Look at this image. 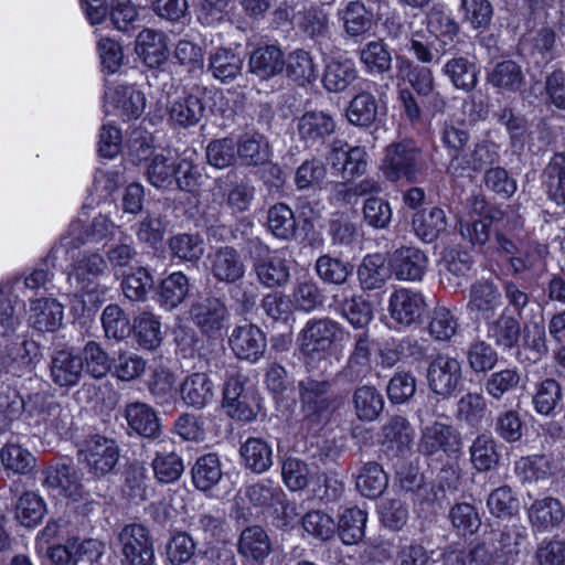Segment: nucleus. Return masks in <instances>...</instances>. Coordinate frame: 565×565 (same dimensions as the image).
<instances>
[{
	"mask_svg": "<svg viewBox=\"0 0 565 565\" xmlns=\"http://www.w3.org/2000/svg\"><path fill=\"white\" fill-rule=\"evenodd\" d=\"M457 535L466 537L476 534L481 526V518L477 508L468 502L454 504L448 513Z\"/></svg>",
	"mask_w": 565,
	"mask_h": 565,
	"instance_id": "47",
	"label": "nucleus"
},
{
	"mask_svg": "<svg viewBox=\"0 0 565 565\" xmlns=\"http://www.w3.org/2000/svg\"><path fill=\"white\" fill-rule=\"evenodd\" d=\"M202 98L192 93H184L173 99L169 107L170 120L181 127L196 125L204 116Z\"/></svg>",
	"mask_w": 565,
	"mask_h": 565,
	"instance_id": "26",
	"label": "nucleus"
},
{
	"mask_svg": "<svg viewBox=\"0 0 565 565\" xmlns=\"http://www.w3.org/2000/svg\"><path fill=\"white\" fill-rule=\"evenodd\" d=\"M181 396L185 404L202 408L214 397L213 383L207 374L193 373L182 383Z\"/></svg>",
	"mask_w": 565,
	"mask_h": 565,
	"instance_id": "39",
	"label": "nucleus"
},
{
	"mask_svg": "<svg viewBox=\"0 0 565 565\" xmlns=\"http://www.w3.org/2000/svg\"><path fill=\"white\" fill-rule=\"evenodd\" d=\"M237 553L249 565H263L271 553V541L259 525L244 529L237 539Z\"/></svg>",
	"mask_w": 565,
	"mask_h": 565,
	"instance_id": "15",
	"label": "nucleus"
},
{
	"mask_svg": "<svg viewBox=\"0 0 565 565\" xmlns=\"http://www.w3.org/2000/svg\"><path fill=\"white\" fill-rule=\"evenodd\" d=\"M344 32L350 38L364 36L373 25V14L361 1H351L339 11Z\"/></svg>",
	"mask_w": 565,
	"mask_h": 565,
	"instance_id": "37",
	"label": "nucleus"
},
{
	"mask_svg": "<svg viewBox=\"0 0 565 565\" xmlns=\"http://www.w3.org/2000/svg\"><path fill=\"white\" fill-rule=\"evenodd\" d=\"M136 53L149 67H158L166 62L168 45L161 32L145 29L136 39Z\"/></svg>",
	"mask_w": 565,
	"mask_h": 565,
	"instance_id": "23",
	"label": "nucleus"
},
{
	"mask_svg": "<svg viewBox=\"0 0 565 565\" xmlns=\"http://www.w3.org/2000/svg\"><path fill=\"white\" fill-rule=\"evenodd\" d=\"M383 446L393 456H404L414 444V429L403 416H394L383 426Z\"/></svg>",
	"mask_w": 565,
	"mask_h": 565,
	"instance_id": "18",
	"label": "nucleus"
},
{
	"mask_svg": "<svg viewBox=\"0 0 565 565\" xmlns=\"http://www.w3.org/2000/svg\"><path fill=\"white\" fill-rule=\"evenodd\" d=\"M424 164L422 149L413 140H403L386 147L380 169L390 181H413Z\"/></svg>",
	"mask_w": 565,
	"mask_h": 565,
	"instance_id": "2",
	"label": "nucleus"
},
{
	"mask_svg": "<svg viewBox=\"0 0 565 565\" xmlns=\"http://www.w3.org/2000/svg\"><path fill=\"white\" fill-rule=\"evenodd\" d=\"M83 371V359L70 351H58L52 359L51 377L61 387L76 385Z\"/></svg>",
	"mask_w": 565,
	"mask_h": 565,
	"instance_id": "24",
	"label": "nucleus"
},
{
	"mask_svg": "<svg viewBox=\"0 0 565 565\" xmlns=\"http://www.w3.org/2000/svg\"><path fill=\"white\" fill-rule=\"evenodd\" d=\"M415 235L425 243H431L447 228V216L440 207L423 209L413 216Z\"/></svg>",
	"mask_w": 565,
	"mask_h": 565,
	"instance_id": "25",
	"label": "nucleus"
},
{
	"mask_svg": "<svg viewBox=\"0 0 565 565\" xmlns=\"http://www.w3.org/2000/svg\"><path fill=\"white\" fill-rule=\"evenodd\" d=\"M388 478L382 466L374 461L365 462L355 476L358 491L366 498L376 499L387 488Z\"/></svg>",
	"mask_w": 565,
	"mask_h": 565,
	"instance_id": "35",
	"label": "nucleus"
},
{
	"mask_svg": "<svg viewBox=\"0 0 565 565\" xmlns=\"http://www.w3.org/2000/svg\"><path fill=\"white\" fill-rule=\"evenodd\" d=\"M356 77L358 71L354 62L339 56L327 63L322 82L327 90L339 93L345 90Z\"/></svg>",
	"mask_w": 565,
	"mask_h": 565,
	"instance_id": "29",
	"label": "nucleus"
},
{
	"mask_svg": "<svg viewBox=\"0 0 565 565\" xmlns=\"http://www.w3.org/2000/svg\"><path fill=\"white\" fill-rule=\"evenodd\" d=\"M209 269L221 282H235L243 277L245 266L235 249L225 247L209 255Z\"/></svg>",
	"mask_w": 565,
	"mask_h": 565,
	"instance_id": "20",
	"label": "nucleus"
},
{
	"mask_svg": "<svg viewBox=\"0 0 565 565\" xmlns=\"http://www.w3.org/2000/svg\"><path fill=\"white\" fill-rule=\"evenodd\" d=\"M502 214L498 209L487 207L483 200L475 199L469 215L459 221L460 235L472 245L483 246L490 238L493 221Z\"/></svg>",
	"mask_w": 565,
	"mask_h": 565,
	"instance_id": "7",
	"label": "nucleus"
},
{
	"mask_svg": "<svg viewBox=\"0 0 565 565\" xmlns=\"http://www.w3.org/2000/svg\"><path fill=\"white\" fill-rule=\"evenodd\" d=\"M63 316V306L53 298L38 299L31 303L30 321L39 331H55L61 327Z\"/></svg>",
	"mask_w": 565,
	"mask_h": 565,
	"instance_id": "27",
	"label": "nucleus"
},
{
	"mask_svg": "<svg viewBox=\"0 0 565 565\" xmlns=\"http://www.w3.org/2000/svg\"><path fill=\"white\" fill-rule=\"evenodd\" d=\"M46 512L44 500L35 492H24L17 501L14 515L25 527L36 526Z\"/></svg>",
	"mask_w": 565,
	"mask_h": 565,
	"instance_id": "50",
	"label": "nucleus"
},
{
	"mask_svg": "<svg viewBox=\"0 0 565 565\" xmlns=\"http://www.w3.org/2000/svg\"><path fill=\"white\" fill-rule=\"evenodd\" d=\"M443 559L444 565H507L502 555L492 554L483 543H476L468 551L448 550Z\"/></svg>",
	"mask_w": 565,
	"mask_h": 565,
	"instance_id": "30",
	"label": "nucleus"
},
{
	"mask_svg": "<svg viewBox=\"0 0 565 565\" xmlns=\"http://www.w3.org/2000/svg\"><path fill=\"white\" fill-rule=\"evenodd\" d=\"M469 139L468 126L463 120L451 118L444 122L441 128V141L451 156V168L462 166V150Z\"/></svg>",
	"mask_w": 565,
	"mask_h": 565,
	"instance_id": "32",
	"label": "nucleus"
},
{
	"mask_svg": "<svg viewBox=\"0 0 565 565\" xmlns=\"http://www.w3.org/2000/svg\"><path fill=\"white\" fill-rule=\"evenodd\" d=\"M427 29L436 38H452L459 31V24L454 19L451 10L443 2L434 3L426 14Z\"/></svg>",
	"mask_w": 565,
	"mask_h": 565,
	"instance_id": "54",
	"label": "nucleus"
},
{
	"mask_svg": "<svg viewBox=\"0 0 565 565\" xmlns=\"http://www.w3.org/2000/svg\"><path fill=\"white\" fill-rule=\"evenodd\" d=\"M218 198L226 202L232 212H245L254 199V188L247 183L228 185L226 182L218 180L213 190V199L217 201Z\"/></svg>",
	"mask_w": 565,
	"mask_h": 565,
	"instance_id": "41",
	"label": "nucleus"
},
{
	"mask_svg": "<svg viewBox=\"0 0 565 565\" xmlns=\"http://www.w3.org/2000/svg\"><path fill=\"white\" fill-rule=\"evenodd\" d=\"M461 363L447 354H438L427 370L429 388L443 397L451 396L461 383Z\"/></svg>",
	"mask_w": 565,
	"mask_h": 565,
	"instance_id": "9",
	"label": "nucleus"
},
{
	"mask_svg": "<svg viewBox=\"0 0 565 565\" xmlns=\"http://www.w3.org/2000/svg\"><path fill=\"white\" fill-rule=\"evenodd\" d=\"M120 450L117 443L102 435L87 438L79 449V460L88 472L100 478L113 472L118 463Z\"/></svg>",
	"mask_w": 565,
	"mask_h": 565,
	"instance_id": "4",
	"label": "nucleus"
},
{
	"mask_svg": "<svg viewBox=\"0 0 565 565\" xmlns=\"http://www.w3.org/2000/svg\"><path fill=\"white\" fill-rule=\"evenodd\" d=\"M239 454L245 467L253 472L263 473L273 466V448L263 438H248L241 446Z\"/></svg>",
	"mask_w": 565,
	"mask_h": 565,
	"instance_id": "36",
	"label": "nucleus"
},
{
	"mask_svg": "<svg viewBox=\"0 0 565 565\" xmlns=\"http://www.w3.org/2000/svg\"><path fill=\"white\" fill-rule=\"evenodd\" d=\"M43 484L55 495L77 501L83 497L82 473L74 467L62 463L49 467Z\"/></svg>",
	"mask_w": 565,
	"mask_h": 565,
	"instance_id": "14",
	"label": "nucleus"
},
{
	"mask_svg": "<svg viewBox=\"0 0 565 565\" xmlns=\"http://www.w3.org/2000/svg\"><path fill=\"white\" fill-rule=\"evenodd\" d=\"M488 335L498 347L511 349L519 341L520 323L505 309L497 320L489 324Z\"/></svg>",
	"mask_w": 565,
	"mask_h": 565,
	"instance_id": "51",
	"label": "nucleus"
},
{
	"mask_svg": "<svg viewBox=\"0 0 565 565\" xmlns=\"http://www.w3.org/2000/svg\"><path fill=\"white\" fill-rule=\"evenodd\" d=\"M367 513L360 508H347L337 522V531L343 544L360 543L365 535Z\"/></svg>",
	"mask_w": 565,
	"mask_h": 565,
	"instance_id": "38",
	"label": "nucleus"
},
{
	"mask_svg": "<svg viewBox=\"0 0 565 565\" xmlns=\"http://www.w3.org/2000/svg\"><path fill=\"white\" fill-rule=\"evenodd\" d=\"M221 462L216 455L207 454L200 457L192 468V481L196 489L209 491L222 478Z\"/></svg>",
	"mask_w": 565,
	"mask_h": 565,
	"instance_id": "49",
	"label": "nucleus"
},
{
	"mask_svg": "<svg viewBox=\"0 0 565 565\" xmlns=\"http://www.w3.org/2000/svg\"><path fill=\"white\" fill-rule=\"evenodd\" d=\"M396 476L403 490L414 492L415 502L422 504L435 501L436 494L433 487L423 482V476L415 468H401Z\"/></svg>",
	"mask_w": 565,
	"mask_h": 565,
	"instance_id": "57",
	"label": "nucleus"
},
{
	"mask_svg": "<svg viewBox=\"0 0 565 565\" xmlns=\"http://www.w3.org/2000/svg\"><path fill=\"white\" fill-rule=\"evenodd\" d=\"M118 546L124 565H153L154 548L149 531L141 524L124 526L118 533Z\"/></svg>",
	"mask_w": 565,
	"mask_h": 565,
	"instance_id": "5",
	"label": "nucleus"
},
{
	"mask_svg": "<svg viewBox=\"0 0 565 565\" xmlns=\"http://www.w3.org/2000/svg\"><path fill=\"white\" fill-rule=\"evenodd\" d=\"M514 469L522 482H537L552 475V461L546 456L523 457L515 462Z\"/></svg>",
	"mask_w": 565,
	"mask_h": 565,
	"instance_id": "59",
	"label": "nucleus"
},
{
	"mask_svg": "<svg viewBox=\"0 0 565 565\" xmlns=\"http://www.w3.org/2000/svg\"><path fill=\"white\" fill-rule=\"evenodd\" d=\"M488 82L502 92H515L523 84L521 67L513 61H502L489 72Z\"/></svg>",
	"mask_w": 565,
	"mask_h": 565,
	"instance_id": "52",
	"label": "nucleus"
},
{
	"mask_svg": "<svg viewBox=\"0 0 565 565\" xmlns=\"http://www.w3.org/2000/svg\"><path fill=\"white\" fill-rule=\"evenodd\" d=\"M443 73L452 85L466 92L471 90L478 83V70L473 62L465 56H454L443 66Z\"/></svg>",
	"mask_w": 565,
	"mask_h": 565,
	"instance_id": "42",
	"label": "nucleus"
},
{
	"mask_svg": "<svg viewBox=\"0 0 565 565\" xmlns=\"http://www.w3.org/2000/svg\"><path fill=\"white\" fill-rule=\"evenodd\" d=\"M360 286L363 290L382 288L391 278L393 271L391 265L382 254L366 255L356 270Z\"/></svg>",
	"mask_w": 565,
	"mask_h": 565,
	"instance_id": "22",
	"label": "nucleus"
},
{
	"mask_svg": "<svg viewBox=\"0 0 565 565\" xmlns=\"http://www.w3.org/2000/svg\"><path fill=\"white\" fill-rule=\"evenodd\" d=\"M25 409L31 416H35L39 423L46 428L62 435L72 424V413L67 406H62L52 397L35 393L29 396L24 402L17 393L8 403L4 409V419L0 424V428H6L14 417H18L22 409Z\"/></svg>",
	"mask_w": 565,
	"mask_h": 565,
	"instance_id": "1",
	"label": "nucleus"
},
{
	"mask_svg": "<svg viewBox=\"0 0 565 565\" xmlns=\"http://www.w3.org/2000/svg\"><path fill=\"white\" fill-rule=\"evenodd\" d=\"M282 52L275 45L256 49L249 57V70L260 78H269L284 68Z\"/></svg>",
	"mask_w": 565,
	"mask_h": 565,
	"instance_id": "40",
	"label": "nucleus"
},
{
	"mask_svg": "<svg viewBox=\"0 0 565 565\" xmlns=\"http://www.w3.org/2000/svg\"><path fill=\"white\" fill-rule=\"evenodd\" d=\"M425 310L422 294L407 288L394 290L388 299V313L392 320L403 327L416 322Z\"/></svg>",
	"mask_w": 565,
	"mask_h": 565,
	"instance_id": "13",
	"label": "nucleus"
},
{
	"mask_svg": "<svg viewBox=\"0 0 565 565\" xmlns=\"http://www.w3.org/2000/svg\"><path fill=\"white\" fill-rule=\"evenodd\" d=\"M146 96L136 85L121 82H106L104 103L106 111H118L121 116L138 118L146 108Z\"/></svg>",
	"mask_w": 565,
	"mask_h": 565,
	"instance_id": "6",
	"label": "nucleus"
},
{
	"mask_svg": "<svg viewBox=\"0 0 565 565\" xmlns=\"http://www.w3.org/2000/svg\"><path fill=\"white\" fill-rule=\"evenodd\" d=\"M377 116V104L373 95L362 93L356 95L347 109L348 120L355 126L367 127Z\"/></svg>",
	"mask_w": 565,
	"mask_h": 565,
	"instance_id": "58",
	"label": "nucleus"
},
{
	"mask_svg": "<svg viewBox=\"0 0 565 565\" xmlns=\"http://www.w3.org/2000/svg\"><path fill=\"white\" fill-rule=\"evenodd\" d=\"M328 383L307 379L299 383L300 398L303 412L312 420L319 419L329 409V399L326 396Z\"/></svg>",
	"mask_w": 565,
	"mask_h": 565,
	"instance_id": "28",
	"label": "nucleus"
},
{
	"mask_svg": "<svg viewBox=\"0 0 565 565\" xmlns=\"http://www.w3.org/2000/svg\"><path fill=\"white\" fill-rule=\"evenodd\" d=\"M294 17L296 19L295 28L311 39L324 36L329 31V17L322 9H303Z\"/></svg>",
	"mask_w": 565,
	"mask_h": 565,
	"instance_id": "61",
	"label": "nucleus"
},
{
	"mask_svg": "<svg viewBox=\"0 0 565 565\" xmlns=\"http://www.w3.org/2000/svg\"><path fill=\"white\" fill-rule=\"evenodd\" d=\"M259 281L271 288L286 284L289 279L287 252L279 249L270 253L256 267Z\"/></svg>",
	"mask_w": 565,
	"mask_h": 565,
	"instance_id": "31",
	"label": "nucleus"
},
{
	"mask_svg": "<svg viewBox=\"0 0 565 565\" xmlns=\"http://www.w3.org/2000/svg\"><path fill=\"white\" fill-rule=\"evenodd\" d=\"M341 316L355 329L365 328L373 319L371 303L362 296H352L341 303Z\"/></svg>",
	"mask_w": 565,
	"mask_h": 565,
	"instance_id": "64",
	"label": "nucleus"
},
{
	"mask_svg": "<svg viewBox=\"0 0 565 565\" xmlns=\"http://www.w3.org/2000/svg\"><path fill=\"white\" fill-rule=\"evenodd\" d=\"M244 60L230 49H218L209 58L213 77L225 83L242 73Z\"/></svg>",
	"mask_w": 565,
	"mask_h": 565,
	"instance_id": "45",
	"label": "nucleus"
},
{
	"mask_svg": "<svg viewBox=\"0 0 565 565\" xmlns=\"http://www.w3.org/2000/svg\"><path fill=\"white\" fill-rule=\"evenodd\" d=\"M419 448L426 455L441 450L451 456L460 450L461 439L451 426L436 422L423 430Z\"/></svg>",
	"mask_w": 565,
	"mask_h": 565,
	"instance_id": "17",
	"label": "nucleus"
},
{
	"mask_svg": "<svg viewBox=\"0 0 565 565\" xmlns=\"http://www.w3.org/2000/svg\"><path fill=\"white\" fill-rule=\"evenodd\" d=\"M329 161L341 170L343 178L350 179L364 174L369 167L366 150L362 147H349L342 140L332 142Z\"/></svg>",
	"mask_w": 565,
	"mask_h": 565,
	"instance_id": "16",
	"label": "nucleus"
},
{
	"mask_svg": "<svg viewBox=\"0 0 565 565\" xmlns=\"http://www.w3.org/2000/svg\"><path fill=\"white\" fill-rule=\"evenodd\" d=\"M267 224L273 235L280 239L292 237L296 231L294 212L282 203L276 204L268 210Z\"/></svg>",
	"mask_w": 565,
	"mask_h": 565,
	"instance_id": "63",
	"label": "nucleus"
},
{
	"mask_svg": "<svg viewBox=\"0 0 565 565\" xmlns=\"http://www.w3.org/2000/svg\"><path fill=\"white\" fill-rule=\"evenodd\" d=\"M527 515L533 527L544 532L557 526L562 522L564 511L558 500L544 498L532 503Z\"/></svg>",
	"mask_w": 565,
	"mask_h": 565,
	"instance_id": "34",
	"label": "nucleus"
},
{
	"mask_svg": "<svg viewBox=\"0 0 565 565\" xmlns=\"http://www.w3.org/2000/svg\"><path fill=\"white\" fill-rule=\"evenodd\" d=\"M428 263L427 255L412 246L396 249L390 259L392 271L401 281H420L426 274Z\"/></svg>",
	"mask_w": 565,
	"mask_h": 565,
	"instance_id": "12",
	"label": "nucleus"
},
{
	"mask_svg": "<svg viewBox=\"0 0 565 565\" xmlns=\"http://www.w3.org/2000/svg\"><path fill=\"white\" fill-rule=\"evenodd\" d=\"M459 11L463 22L473 30H486L493 18V7L489 0H460Z\"/></svg>",
	"mask_w": 565,
	"mask_h": 565,
	"instance_id": "55",
	"label": "nucleus"
},
{
	"mask_svg": "<svg viewBox=\"0 0 565 565\" xmlns=\"http://www.w3.org/2000/svg\"><path fill=\"white\" fill-rule=\"evenodd\" d=\"M344 335L345 330L339 322L329 318L311 319L300 332V350L303 355L320 358Z\"/></svg>",
	"mask_w": 565,
	"mask_h": 565,
	"instance_id": "3",
	"label": "nucleus"
},
{
	"mask_svg": "<svg viewBox=\"0 0 565 565\" xmlns=\"http://www.w3.org/2000/svg\"><path fill=\"white\" fill-rule=\"evenodd\" d=\"M237 158L245 166H257L268 161L269 149L259 134H245L236 142Z\"/></svg>",
	"mask_w": 565,
	"mask_h": 565,
	"instance_id": "48",
	"label": "nucleus"
},
{
	"mask_svg": "<svg viewBox=\"0 0 565 565\" xmlns=\"http://www.w3.org/2000/svg\"><path fill=\"white\" fill-rule=\"evenodd\" d=\"M334 130L333 117L324 111H307L298 119L299 137L310 146L322 142Z\"/></svg>",
	"mask_w": 565,
	"mask_h": 565,
	"instance_id": "21",
	"label": "nucleus"
},
{
	"mask_svg": "<svg viewBox=\"0 0 565 565\" xmlns=\"http://www.w3.org/2000/svg\"><path fill=\"white\" fill-rule=\"evenodd\" d=\"M316 270L323 281L343 285L352 275L353 265L329 255H322L316 262Z\"/></svg>",
	"mask_w": 565,
	"mask_h": 565,
	"instance_id": "60",
	"label": "nucleus"
},
{
	"mask_svg": "<svg viewBox=\"0 0 565 565\" xmlns=\"http://www.w3.org/2000/svg\"><path fill=\"white\" fill-rule=\"evenodd\" d=\"M230 345L238 359L256 362L264 355L267 341L259 327L253 323H244L233 330L230 337Z\"/></svg>",
	"mask_w": 565,
	"mask_h": 565,
	"instance_id": "11",
	"label": "nucleus"
},
{
	"mask_svg": "<svg viewBox=\"0 0 565 565\" xmlns=\"http://www.w3.org/2000/svg\"><path fill=\"white\" fill-rule=\"evenodd\" d=\"M126 419L129 427L143 437H154L159 431V419L156 412L145 403H132L126 407Z\"/></svg>",
	"mask_w": 565,
	"mask_h": 565,
	"instance_id": "46",
	"label": "nucleus"
},
{
	"mask_svg": "<svg viewBox=\"0 0 565 565\" xmlns=\"http://www.w3.org/2000/svg\"><path fill=\"white\" fill-rule=\"evenodd\" d=\"M188 294V277L181 271H175L161 281L158 291V302L161 308L170 311L181 305Z\"/></svg>",
	"mask_w": 565,
	"mask_h": 565,
	"instance_id": "44",
	"label": "nucleus"
},
{
	"mask_svg": "<svg viewBox=\"0 0 565 565\" xmlns=\"http://www.w3.org/2000/svg\"><path fill=\"white\" fill-rule=\"evenodd\" d=\"M470 458L473 467L479 471L492 469L499 461L497 444L492 436L481 434L470 447Z\"/></svg>",
	"mask_w": 565,
	"mask_h": 565,
	"instance_id": "56",
	"label": "nucleus"
},
{
	"mask_svg": "<svg viewBox=\"0 0 565 565\" xmlns=\"http://www.w3.org/2000/svg\"><path fill=\"white\" fill-rule=\"evenodd\" d=\"M353 408L356 417L361 420H375L384 407L382 394L370 385L358 387L352 396Z\"/></svg>",
	"mask_w": 565,
	"mask_h": 565,
	"instance_id": "43",
	"label": "nucleus"
},
{
	"mask_svg": "<svg viewBox=\"0 0 565 565\" xmlns=\"http://www.w3.org/2000/svg\"><path fill=\"white\" fill-rule=\"evenodd\" d=\"M0 460L6 470L20 475L30 472L35 466L34 456L17 444H6L0 449Z\"/></svg>",
	"mask_w": 565,
	"mask_h": 565,
	"instance_id": "62",
	"label": "nucleus"
},
{
	"mask_svg": "<svg viewBox=\"0 0 565 565\" xmlns=\"http://www.w3.org/2000/svg\"><path fill=\"white\" fill-rule=\"evenodd\" d=\"M190 317L203 333L217 337L228 321V311L220 299L209 297L192 303Z\"/></svg>",
	"mask_w": 565,
	"mask_h": 565,
	"instance_id": "10",
	"label": "nucleus"
},
{
	"mask_svg": "<svg viewBox=\"0 0 565 565\" xmlns=\"http://www.w3.org/2000/svg\"><path fill=\"white\" fill-rule=\"evenodd\" d=\"M107 268L104 257L97 253L84 254L74 265L68 275L72 284L83 292L94 295L96 300L105 295L106 287L98 282L99 277Z\"/></svg>",
	"mask_w": 565,
	"mask_h": 565,
	"instance_id": "8",
	"label": "nucleus"
},
{
	"mask_svg": "<svg viewBox=\"0 0 565 565\" xmlns=\"http://www.w3.org/2000/svg\"><path fill=\"white\" fill-rule=\"evenodd\" d=\"M471 255L457 247H448L443 252L439 268L448 281L455 286L461 285L460 279L467 278L472 269Z\"/></svg>",
	"mask_w": 565,
	"mask_h": 565,
	"instance_id": "33",
	"label": "nucleus"
},
{
	"mask_svg": "<svg viewBox=\"0 0 565 565\" xmlns=\"http://www.w3.org/2000/svg\"><path fill=\"white\" fill-rule=\"evenodd\" d=\"M303 531L319 541H329L337 533V521L323 510H311L301 519Z\"/></svg>",
	"mask_w": 565,
	"mask_h": 565,
	"instance_id": "53",
	"label": "nucleus"
},
{
	"mask_svg": "<svg viewBox=\"0 0 565 565\" xmlns=\"http://www.w3.org/2000/svg\"><path fill=\"white\" fill-rule=\"evenodd\" d=\"M501 305V292L492 281L479 279L471 285L467 305L471 312L489 319Z\"/></svg>",
	"mask_w": 565,
	"mask_h": 565,
	"instance_id": "19",
	"label": "nucleus"
}]
</instances>
